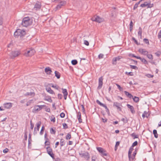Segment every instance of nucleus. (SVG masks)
<instances>
[{
    "label": "nucleus",
    "mask_w": 161,
    "mask_h": 161,
    "mask_svg": "<svg viewBox=\"0 0 161 161\" xmlns=\"http://www.w3.org/2000/svg\"><path fill=\"white\" fill-rule=\"evenodd\" d=\"M26 34L25 31L24 30L18 29L16 30L14 34V36L16 38L19 36L20 38H23Z\"/></svg>",
    "instance_id": "obj_1"
},
{
    "label": "nucleus",
    "mask_w": 161,
    "mask_h": 161,
    "mask_svg": "<svg viewBox=\"0 0 161 161\" xmlns=\"http://www.w3.org/2000/svg\"><path fill=\"white\" fill-rule=\"evenodd\" d=\"M32 20L29 17H25L23 19L21 24L24 27L27 26L32 24Z\"/></svg>",
    "instance_id": "obj_2"
},
{
    "label": "nucleus",
    "mask_w": 161,
    "mask_h": 161,
    "mask_svg": "<svg viewBox=\"0 0 161 161\" xmlns=\"http://www.w3.org/2000/svg\"><path fill=\"white\" fill-rule=\"evenodd\" d=\"M97 149L102 157H104L107 156V152L104 149L101 147H97Z\"/></svg>",
    "instance_id": "obj_3"
},
{
    "label": "nucleus",
    "mask_w": 161,
    "mask_h": 161,
    "mask_svg": "<svg viewBox=\"0 0 161 161\" xmlns=\"http://www.w3.org/2000/svg\"><path fill=\"white\" fill-rule=\"evenodd\" d=\"M80 156L82 158H84L86 160H89L90 158V155L88 152H85L84 153H80Z\"/></svg>",
    "instance_id": "obj_4"
},
{
    "label": "nucleus",
    "mask_w": 161,
    "mask_h": 161,
    "mask_svg": "<svg viewBox=\"0 0 161 161\" xmlns=\"http://www.w3.org/2000/svg\"><path fill=\"white\" fill-rule=\"evenodd\" d=\"M35 51L33 49H31L29 50H28L27 53H25V55L26 57L31 56L33 55L35 53Z\"/></svg>",
    "instance_id": "obj_5"
},
{
    "label": "nucleus",
    "mask_w": 161,
    "mask_h": 161,
    "mask_svg": "<svg viewBox=\"0 0 161 161\" xmlns=\"http://www.w3.org/2000/svg\"><path fill=\"white\" fill-rule=\"evenodd\" d=\"M20 54V53L19 51H13L10 53V57L12 58H14Z\"/></svg>",
    "instance_id": "obj_6"
},
{
    "label": "nucleus",
    "mask_w": 161,
    "mask_h": 161,
    "mask_svg": "<svg viewBox=\"0 0 161 161\" xmlns=\"http://www.w3.org/2000/svg\"><path fill=\"white\" fill-rule=\"evenodd\" d=\"M91 19L92 21H95L98 23H101L103 21V19L100 18L98 16H94Z\"/></svg>",
    "instance_id": "obj_7"
},
{
    "label": "nucleus",
    "mask_w": 161,
    "mask_h": 161,
    "mask_svg": "<svg viewBox=\"0 0 161 161\" xmlns=\"http://www.w3.org/2000/svg\"><path fill=\"white\" fill-rule=\"evenodd\" d=\"M66 4V2L62 1L60 2L57 5L55 8V11L60 9L62 6H63Z\"/></svg>",
    "instance_id": "obj_8"
},
{
    "label": "nucleus",
    "mask_w": 161,
    "mask_h": 161,
    "mask_svg": "<svg viewBox=\"0 0 161 161\" xmlns=\"http://www.w3.org/2000/svg\"><path fill=\"white\" fill-rule=\"evenodd\" d=\"M103 78L102 76L99 78L98 86L97 87L98 89H100L102 88L103 85Z\"/></svg>",
    "instance_id": "obj_9"
},
{
    "label": "nucleus",
    "mask_w": 161,
    "mask_h": 161,
    "mask_svg": "<svg viewBox=\"0 0 161 161\" xmlns=\"http://www.w3.org/2000/svg\"><path fill=\"white\" fill-rule=\"evenodd\" d=\"M120 106H122L121 104L117 102H114L113 104V106L116 107L119 111H122L121 108L120 107Z\"/></svg>",
    "instance_id": "obj_10"
},
{
    "label": "nucleus",
    "mask_w": 161,
    "mask_h": 161,
    "mask_svg": "<svg viewBox=\"0 0 161 161\" xmlns=\"http://www.w3.org/2000/svg\"><path fill=\"white\" fill-rule=\"evenodd\" d=\"M3 105L5 108L8 109L10 108L12 106V103H5Z\"/></svg>",
    "instance_id": "obj_11"
},
{
    "label": "nucleus",
    "mask_w": 161,
    "mask_h": 161,
    "mask_svg": "<svg viewBox=\"0 0 161 161\" xmlns=\"http://www.w3.org/2000/svg\"><path fill=\"white\" fill-rule=\"evenodd\" d=\"M127 106L128 108L130 109V111L132 114L135 113V111L134 110V107L130 105L129 104H127Z\"/></svg>",
    "instance_id": "obj_12"
},
{
    "label": "nucleus",
    "mask_w": 161,
    "mask_h": 161,
    "mask_svg": "<svg viewBox=\"0 0 161 161\" xmlns=\"http://www.w3.org/2000/svg\"><path fill=\"white\" fill-rule=\"evenodd\" d=\"M45 71L47 74H50L52 72L51 69L48 67L45 68Z\"/></svg>",
    "instance_id": "obj_13"
},
{
    "label": "nucleus",
    "mask_w": 161,
    "mask_h": 161,
    "mask_svg": "<svg viewBox=\"0 0 161 161\" xmlns=\"http://www.w3.org/2000/svg\"><path fill=\"white\" fill-rule=\"evenodd\" d=\"M77 118L79 121V123H81L82 122V119L81 118V113L80 112H79L77 113Z\"/></svg>",
    "instance_id": "obj_14"
},
{
    "label": "nucleus",
    "mask_w": 161,
    "mask_h": 161,
    "mask_svg": "<svg viewBox=\"0 0 161 161\" xmlns=\"http://www.w3.org/2000/svg\"><path fill=\"white\" fill-rule=\"evenodd\" d=\"M44 100H46L50 103H52L53 102V100L51 99V97L49 96H45L44 98Z\"/></svg>",
    "instance_id": "obj_15"
},
{
    "label": "nucleus",
    "mask_w": 161,
    "mask_h": 161,
    "mask_svg": "<svg viewBox=\"0 0 161 161\" xmlns=\"http://www.w3.org/2000/svg\"><path fill=\"white\" fill-rule=\"evenodd\" d=\"M41 3L38 2L37 3H36L35 5L34 8L36 9H39L41 8Z\"/></svg>",
    "instance_id": "obj_16"
},
{
    "label": "nucleus",
    "mask_w": 161,
    "mask_h": 161,
    "mask_svg": "<svg viewBox=\"0 0 161 161\" xmlns=\"http://www.w3.org/2000/svg\"><path fill=\"white\" fill-rule=\"evenodd\" d=\"M40 111V109L37 105H36L34 106V108L32 110V112L33 113H36L37 112Z\"/></svg>",
    "instance_id": "obj_17"
},
{
    "label": "nucleus",
    "mask_w": 161,
    "mask_h": 161,
    "mask_svg": "<svg viewBox=\"0 0 161 161\" xmlns=\"http://www.w3.org/2000/svg\"><path fill=\"white\" fill-rule=\"evenodd\" d=\"M124 93L125 94V95L127 96V97L130 98H132L133 97V96L131 95V94L129 92L126 91H125Z\"/></svg>",
    "instance_id": "obj_18"
},
{
    "label": "nucleus",
    "mask_w": 161,
    "mask_h": 161,
    "mask_svg": "<svg viewBox=\"0 0 161 161\" xmlns=\"http://www.w3.org/2000/svg\"><path fill=\"white\" fill-rule=\"evenodd\" d=\"M46 90L48 92L51 94H54V92H53V91L52 90L51 88L50 87L46 88Z\"/></svg>",
    "instance_id": "obj_19"
},
{
    "label": "nucleus",
    "mask_w": 161,
    "mask_h": 161,
    "mask_svg": "<svg viewBox=\"0 0 161 161\" xmlns=\"http://www.w3.org/2000/svg\"><path fill=\"white\" fill-rule=\"evenodd\" d=\"M128 155V157L129 158V160L130 161H134V159L135 158V156H134V155H132V156L131 154H129Z\"/></svg>",
    "instance_id": "obj_20"
},
{
    "label": "nucleus",
    "mask_w": 161,
    "mask_h": 161,
    "mask_svg": "<svg viewBox=\"0 0 161 161\" xmlns=\"http://www.w3.org/2000/svg\"><path fill=\"white\" fill-rule=\"evenodd\" d=\"M47 153L53 159H54V154L53 152V151H49L47 152Z\"/></svg>",
    "instance_id": "obj_21"
},
{
    "label": "nucleus",
    "mask_w": 161,
    "mask_h": 161,
    "mask_svg": "<svg viewBox=\"0 0 161 161\" xmlns=\"http://www.w3.org/2000/svg\"><path fill=\"white\" fill-rule=\"evenodd\" d=\"M24 95L25 96H34L35 95V93L34 92H27L25 93Z\"/></svg>",
    "instance_id": "obj_22"
},
{
    "label": "nucleus",
    "mask_w": 161,
    "mask_h": 161,
    "mask_svg": "<svg viewBox=\"0 0 161 161\" xmlns=\"http://www.w3.org/2000/svg\"><path fill=\"white\" fill-rule=\"evenodd\" d=\"M128 56L129 57H134L136 58L137 59H141V57H140L136 56L134 54L132 53H130L129 54Z\"/></svg>",
    "instance_id": "obj_23"
},
{
    "label": "nucleus",
    "mask_w": 161,
    "mask_h": 161,
    "mask_svg": "<svg viewBox=\"0 0 161 161\" xmlns=\"http://www.w3.org/2000/svg\"><path fill=\"white\" fill-rule=\"evenodd\" d=\"M55 76L57 78V79H59L60 77V74L58 71H55Z\"/></svg>",
    "instance_id": "obj_24"
},
{
    "label": "nucleus",
    "mask_w": 161,
    "mask_h": 161,
    "mask_svg": "<svg viewBox=\"0 0 161 161\" xmlns=\"http://www.w3.org/2000/svg\"><path fill=\"white\" fill-rule=\"evenodd\" d=\"M132 98L134 101L136 103H137L139 101V97L136 96H135L134 97H133Z\"/></svg>",
    "instance_id": "obj_25"
},
{
    "label": "nucleus",
    "mask_w": 161,
    "mask_h": 161,
    "mask_svg": "<svg viewBox=\"0 0 161 161\" xmlns=\"http://www.w3.org/2000/svg\"><path fill=\"white\" fill-rule=\"evenodd\" d=\"M62 93L64 94V95H65V96L68 95V92L66 89L62 88Z\"/></svg>",
    "instance_id": "obj_26"
},
{
    "label": "nucleus",
    "mask_w": 161,
    "mask_h": 161,
    "mask_svg": "<svg viewBox=\"0 0 161 161\" xmlns=\"http://www.w3.org/2000/svg\"><path fill=\"white\" fill-rule=\"evenodd\" d=\"M153 133L154 135V136L155 138H157L158 137V134L156 130H153Z\"/></svg>",
    "instance_id": "obj_27"
},
{
    "label": "nucleus",
    "mask_w": 161,
    "mask_h": 161,
    "mask_svg": "<svg viewBox=\"0 0 161 161\" xmlns=\"http://www.w3.org/2000/svg\"><path fill=\"white\" fill-rule=\"evenodd\" d=\"M146 5H147V8H151L153 6V4L152 3V4H151L150 1L148 3H147Z\"/></svg>",
    "instance_id": "obj_28"
},
{
    "label": "nucleus",
    "mask_w": 161,
    "mask_h": 161,
    "mask_svg": "<svg viewBox=\"0 0 161 161\" xmlns=\"http://www.w3.org/2000/svg\"><path fill=\"white\" fill-rule=\"evenodd\" d=\"M65 144V142L64 140L63 139H61L60 140V145L61 147L64 146Z\"/></svg>",
    "instance_id": "obj_29"
},
{
    "label": "nucleus",
    "mask_w": 161,
    "mask_h": 161,
    "mask_svg": "<svg viewBox=\"0 0 161 161\" xmlns=\"http://www.w3.org/2000/svg\"><path fill=\"white\" fill-rule=\"evenodd\" d=\"M41 121H39L38 122H37L36 123V125H37V130L38 131L39 130V129L40 127V126H41Z\"/></svg>",
    "instance_id": "obj_30"
},
{
    "label": "nucleus",
    "mask_w": 161,
    "mask_h": 161,
    "mask_svg": "<svg viewBox=\"0 0 161 161\" xmlns=\"http://www.w3.org/2000/svg\"><path fill=\"white\" fill-rule=\"evenodd\" d=\"M132 137H133V139L137 138H138L139 136L137 135H136L135 133H132L131 134Z\"/></svg>",
    "instance_id": "obj_31"
},
{
    "label": "nucleus",
    "mask_w": 161,
    "mask_h": 161,
    "mask_svg": "<svg viewBox=\"0 0 161 161\" xmlns=\"http://www.w3.org/2000/svg\"><path fill=\"white\" fill-rule=\"evenodd\" d=\"M141 60V61L144 63L145 64H148L147 61L144 58H141V59H140Z\"/></svg>",
    "instance_id": "obj_32"
},
{
    "label": "nucleus",
    "mask_w": 161,
    "mask_h": 161,
    "mask_svg": "<svg viewBox=\"0 0 161 161\" xmlns=\"http://www.w3.org/2000/svg\"><path fill=\"white\" fill-rule=\"evenodd\" d=\"M117 60L115 57L113 58L112 60V64L113 65H116L117 64Z\"/></svg>",
    "instance_id": "obj_33"
},
{
    "label": "nucleus",
    "mask_w": 161,
    "mask_h": 161,
    "mask_svg": "<svg viewBox=\"0 0 161 161\" xmlns=\"http://www.w3.org/2000/svg\"><path fill=\"white\" fill-rule=\"evenodd\" d=\"M133 29V22L132 20L130 22V31H131Z\"/></svg>",
    "instance_id": "obj_34"
},
{
    "label": "nucleus",
    "mask_w": 161,
    "mask_h": 161,
    "mask_svg": "<svg viewBox=\"0 0 161 161\" xmlns=\"http://www.w3.org/2000/svg\"><path fill=\"white\" fill-rule=\"evenodd\" d=\"M78 62L76 59H74L71 61V64L73 65H75L77 64Z\"/></svg>",
    "instance_id": "obj_35"
},
{
    "label": "nucleus",
    "mask_w": 161,
    "mask_h": 161,
    "mask_svg": "<svg viewBox=\"0 0 161 161\" xmlns=\"http://www.w3.org/2000/svg\"><path fill=\"white\" fill-rule=\"evenodd\" d=\"M133 150V147H132V146H131L129 149L128 154H131L132 153V151Z\"/></svg>",
    "instance_id": "obj_36"
},
{
    "label": "nucleus",
    "mask_w": 161,
    "mask_h": 161,
    "mask_svg": "<svg viewBox=\"0 0 161 161\" xmlns=\"http://www.w3.org/2000/svg\"><path fill=\"white\" fill-rule=\"evenodd\" d=\"M71 138V135L70 133H68L66 136V140L69 139Z\"/></svg>",
    "instance_id": "obj_37"
},
{
    "label": "nucleus",
    "mask_w": 161,
    "mask_h": 161,
    "mask_svg": "<svg viewBox=\"0 0 161 161\" xmlns=\"http://www.w3.org/2000/svg\"><path fill=\"white\" fill-rule=\"evenodd\" d=\"M143 41L146 44H147L148 45H149V40L147 38H144L143 39Z\"/></svg>",
    "instance_id": "obj_38"
},
{
    "label": "nucleus",
    "mask_w": 161,
    "mask_h": 161,
    "mask_svg": "<svg viewBox=\"0 0 161 161\" xmlns=\"http://www.w3.org/2000/svg\"><path fill=\"white\" fill-rule=\"evenodd\" d=\"M44 130H45V127H44V126H42V127L41 130L40 132V135H42L43 134V132L44 131Z\"/></svg>",
    "instance_id": "obj_39"
},
{
    "label": "nucleus",
    "mask_w": 161,
    "mask_h": 161,
    "mask_svg": "<svg viewBox=\"0 0 161 161\" xmlns=\"http://www.w3.org/2000/svg\"><path fill=\"white\" fill-rule=\"evenodd\" d=\"M56 131L53 128H51L50 130V132L51 134H55L56 133Z\"/></svg>",
    "instance_id": "obj_40"
},
{
    "label": "nucleus",
    "mask_w": 161,
    "mask_h": 161,
    "mask_svg": "<svg viewBox=\"0 0 161 161\" xmlns=\"http://www.w3.org/2000/svg\"><path fill=\"white\" fill-rule=\"evenodd\" d=\"M142 33V29L141 27H140L138 29V35H141Z\"/></svg>",
    "instance_id": "obj_41"
},
{
    "label": "nucleus",
    "mask_w": 161,
    "mask_h": 161,
    "mask_svg": "<svg viewBox=\"0 0 161 161\" xmlns=\"http://www.w3.org/2000/svg\"><path fill=\"white\" fill-rule=\"evenodd\" d=\"M146 56L148 58L151 60H153V55L152 54H147Z\"/></svg>",
    "instance_id": "obj_42"
},
{
    "label": "nucleus",
    "mask_w": 161,
    "mask_h": 161,
    "mask_svg": "<svg viewBox=\"0 0 161 161\" xmlns=\"http://www.w3.org/2000/svg\"><path fill=\"white\" fill-rule=\"evenodd\" d=\"M45 147L46 146H50V142L49 141V140H46L45 142Z\"/></svg>",
    "instance_id": "obj_43"
},
{
    "label": "nucleus",
    "mask_w": 161,
    "mask_h": 161,
    "mask_svg": "<svg viewBox=\"0 0 161 161\" xmlns=\"http://www.w3.org/2000/svg\"><path fill=\"white\" fill-rule=\"evenodd\" d=\"M132 40L134 41V42L137 45H139L140 44V43H138L134 37H132Z\"/></svg>",
    "instance_id": "obj_44"
},
{
    "label": "nucleus",
    "mask_w": 161,
    "mask_h": 161,
    "mask_svg": "<svg viewBox=\"0 0 161 161\" xmlns=\"http://www.w3.org/2000/svg\"><path fill=\"white\" fill-rule=\"evenodd\" d=\"M125 74L130 76H133L134 75L133 73L131 72H125Z\"/></svg>",
    "instance_id": "obj_45"
},
{
    "label": "nucleus",
    "mask_w": 161,
    "mask_h": 161,
    "mask_svg": "<svg viewBox=\"0 0 161 161\" xmlns=\"http://www.w3.org/2000/svg\"><path fill=\"white\" fill-rule=\"evenodd\" d=\"M38 106V107L40 109V110H41L43 107H46V105H37Z\"/></svg>",
    "instance_id": "obj_46"
},
{
    "label": "nucleus",
    "mask_w": 161,
    "mask_h": 161,
    "mask_svg": "<svg viewBox=\"0 0 161 161\" xmlns=\"http://www.w3.org/2000/svg\"><path fill=\"white\" fill-rule=\"evenodd\" d=\"M63 129H67L68 128V126L67 125L66 123H63Z\"/></svg>",
    "instance_id": "obj_47"
},
{
    "label": "nucleus",
    "mask_w": 161,
    "mask_h": 161,
    "mask_svg": "<svg viewBox=\"0 0 161 161\" xmlns=\"http://www.w3.org/2000/svg\"><path fill=\"white\" fill-rule=\"evenodd\" d=\"M130 68L132 69H138V68L137 66L134 65H130Z\"/></svg>",
    "instance_id": "obj_48"
},
{
    "label": "nucleus",
    "mask_w": 161,
    "mask_h": 161,
    "mask_svg": "<svg viewBox=\"0 0 161 161\" xmlns=\"http://www.w3.org/2000/svg\"><path fill=\"white\" fill-rule=\"evenodd\" d=\"M45 107V109L46 111L48 112H50V109L49 108H47L46 106V107Z\"/></svg>",
    "instance_id": "obj_49"
},
{
    "label": "nucleus",
    "mask_w": 161,
    "mask_h": 161,
    "mask_svg": "<svg viewBox=\"0 0 161 161\" xmlns=\"http://www.w3.org/2000/svg\"><path fill=\"white\" fill-rule=\"evenodd\" d=\"M81 106L82 108V111L83 113L85 114H86V110H85L84 106L83 105H81Z\"/></svg>",
    "instance_id": "obj_50"
},
{
    "label": "nucleus",
    "mask_w": 161,
    "mask_h": 161,
    "mask_svg": "<svg viewBox=\"0 0 161 161\" xmlns=\"http://www.w3.org/2000/svg\"><path fill=\"white\" fill-rule=\"evenodd\" d=\"M137 144H138L137 142V141H136L133 143V144L132 145V147H134V146H136V145H137Z\"/></svg>",
    "instance_id": "obj_51"
},
{
    "label": "nucleus",
    "mask_w": 161,
    "mask_h": 161,
    "mask_svg": "<svg viewBox=\"0 0 161 161\" xmlns=\"http://www.w3.org/2000/svg\"><path fill=\"white\" fill-rule=\"evenodd\" d=\"M121 120L125 123H127L128 122V120L126 118H125V119L124 118H122L121 119Z\"/></svg>",
    "instance_id": "obj_52"
},
{
    "label": "nucleus",
    "mask_w": 161,
    "mask_h": 161,
    "mask_svg": "<svg viewBox=\"0 0 161 161\" xmlns=\"http://www.w3.org/2000/svg\"><path fill=\"white\" fill-rule=\"evenodd\" d=\"M46 149H47V151H53L52 149L49 146H48L46 147Z\"/></svg>",
    "instance_id": "obj_53"
},
{
    "label": "nucleus",
    "mask_w": 161,
    "mask_h": 161,
    "mask_svg": "<svg viewBox=\"0 0 161 161\" xmlns=\"http://www.w3.org/2000/svg\"><path fill=\"white\" fill-rule=\"evenodd\" d=\"M92 161H97V158L96 156H93L92 158Z\"/></svg>",
    "instance_id": "obj_54"
},
{
    "label": "nucleus",
    "mask_w": 161,
    "mask_h": 161,
    "mask_svg": "<svg viewBox=\"0 0 161 161\" xmlns=\"http://www.w3.org/2000/svg\"><path fill=\"white\" fill-rule=\"evenodd\" d=\"M104 55L103 54L100 53L98 55V58L99 59H101L103 58Z\"/></svg>",
    "instance_id": "obj_55"
},
{
    "label": "nucleus",
    "mask_w": 161,
    "mask_h": 161,
    "mask_svg": "<svg viewBox=\"0 0 161 161\" xmlns=\"http://www.w3.org/2000/svg\"><path fill=\"white\" fill-rule=\"evenodd\" d=\"M148 53V52L145 49H144V51H143V52L142 53V54L145 55H147V54Z\"/></svg>",
    "instance_id": "obj_56"
},
{
    "label": "nucleus",
    "mask_w": 161,
    "mask_h": 161,
    "mask_svg": "<svg viewBox=\"0 0 161 161\" xmlns=\"http://www.w3.org/2000/svg\"><path fill=\"white\" fill-rule=\"evenodd\" d=\"M128 59H129L130 61H133V62H134V63H135L136 64H137V62L136 60H135L133 59L129 58H128Z\"/></svg>",
    "instance_id": "obj_57"
},
{
    "label": "nucleus",
    "mask_w": 161,
    "mask_h": 161,
    "mask_svg": "<svg viewBox=\"0 0 161 161\" xmlns=\"http://www.w3.org/2000/svg\"><path fill=\"white\" fill-rule=\"evenodd\" d=\"M139 4L137 3H136L134 5V8H133V10H135L138 7V5Z\"/></svg>",
    "instance_id": "obj_58"
},
{
    "label": "nucleus",
    "mask_w": 161,
    "mask_h": 161,
    "mask_svg": "<svg viewBox=\"0 0 161 161\" xmlns=\"http://www.w3.org/2000/svg\"><path fill=\"white\" fill-rule=\"evenodd\" d=\"M116 85L119 89L120 91H122V88L121 87V86L117 84H116Z\"/></svg>",
    "instance_id": "obj_59"
},
{
    "label": "nucleus",
    "mask_w": 161,
    "mask_h": 161,
    "mask_svg": "<svg viewBox=\"0 0 161 161\" xmlns=\"http://www.w3.org/2000/svg\"><path fill=\"white\" fill-rule=\"evenodd\" d=\"M51 121L53 122H55V118L54 116H53L51 117Z\"/></svg>",
    "instance_id": "obj_60"
},
{
    "label": "nucleus",
    "mask_w": 161,
    "mask_h": 161,
    "mask_svg": "<svg viewBox=\"0 0 161 161\" xmlns=\"http://www.w3.org/2000/svg\"><path fill=\"white\" fill-rule=\"evenodd\" d=\"M115 58H116L117 61H119L120 59L122 58V57L121 56H118Z\"/></svg>",
    "instance_id": "obj_61"
},
{
    "label": "nucleus",
    "mask_w": 161,
    "mask_h": 161,
    "mask_svg": "<svg viewBox=\"0 0 161 161\" xmlns=\"http://www.w3.org/2000/svg\"><path fill=\"white\" fill-rule=\"evenodd\" d=\"M60 116L61 118H63L65 117V114L63 112L60 114Z\"/></svg>",
    "instance_id": "obj_62"
},
{
    "label": "nucleus",
    "mask_w": 161,
    "mask_h": 161,
    "mask_svg": "<svg viewBox=\"0 0 161 161\" xmlns=\"http://www.w3.org/2000/svg\"><path fill=\"white\" fill-rule=\"evenodd\" d=\"M58 98L59 99H61L62 98V95L60 94H58Z\"/></svg>",
    "instance_id": "obj_63"
},
{
    "label": "nucleus",
    "mask_w": 161,
    "mask_h": 161,
    "mask_svg": "<svg viewBox=\"0 0 161 161\" xmlns=\"http://www.w3.org/2000/svg\"><path fill=\"white\" fill-rule=\"evenodd\" d=\"M161 37V30H160L158 34V39L160 38Z\"/></svg>",
    "instance_id": "obj_64"
}]
</instances>
